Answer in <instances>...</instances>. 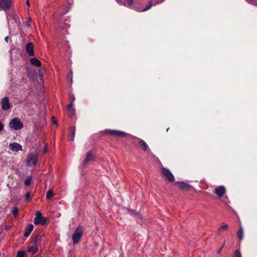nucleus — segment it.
I'll return each mask as SVG.
<instances>
[{"label":"nucleus","mask_w":257,"mask_h":257,"mask_svg":"<svg viewBox=\"0 0 257 257\" xmlns=\"http://www.w3.org/2000/svg\"><path fill=\"white\" fill-rule=\"evenodd\" d=\"M32 20V19L31 18H29V21H28V22L26 23V25L28 26H30V22Z\"/></svg>","instance_id":"nucleus-38"},{"label":"nucleus","mask_w":257,"mask_h":257,"mask_svg":"<svg viewBox=\"0 0 257 257\" xmlns=\"http://www.w3.org/2000/svg\"><path fill=\"white\" fill-rule=\"evenodd\" d=\"M73 103L72 102H70L67 106V110H71V109L72 108H74L73 107Z\"/></svg>","instance_id":"nucleus-32"},{"label":"nucleus","mask_w":257,"mask_h":257,"mask_svg":"<svg viewBox=\"0 0 257 257\" xmlns=\"http://www.w3.org/2000/svg\"><path fill=\"white\" fill-rule=\"evenodd\" d=\"M2 108L4 110H8L11 107V104L8 97H5L1 100Z\"/></svg>","instance_id":"nucleus-8"},{"label":"nucleus","mask_w":257,"mask_h":257,"mask_svg":"<svg viewBox=\"0 0 257 257\" xmlns=\"http://www.w3.org/2000/svg\"><path fill=\"white\" fill-rule=\"evenodd\" d=\"M8 39H9V36H7V37H5V41H6L7 42H8Z\"/></svg>","instance_id":"nucleus-40"},{"label":"nucleus","mask_w":257,"mask_h":257,"mask_svg":"<svg viewBox=\"0 0 257 257\" xmlns=\"http://www.w3.org/2000/svg\"><path fill=\"white\" fill-rule=\"evenodd\" d=\"M237 235L240 240L243 238V231L242 227L240 226L239 229L237 231Z\"/></svg>","instance_id":"nucleus-20"},{"label":"nucleus","mask_w":257,"mask_h":257,"mask_svg":"<svg viewBox=\"0 0 257 257\" xmlns=\"http://www.w3.org/2000/svg\"><path fill=\"white\" fill-rule=\"evenodd\" d=\"M95 156L92 151H89L87 153L85 158L83 161L82 164L83 165H86L89 162L94 161L95 159Z\"/></svg>","instance_id":"nucleus-6"},{"label":"nucleus","mask_w":257,"mask_h":257,"mask_svg":"<svg viewBox=\"0 0 257 257\" xmlns=\"http://www.w3.org/2000/svg\"><path fill=\"white\" fill-rule=\"evenodd\" d=\"M228 228V225H227V224L223 225L219 227V228L218 229V231L220 232L221 231L227 230Z\"/></svg>","instance_id":"nucleus-24"},{"label":"nucleus","mask_w":257,"mask_h":257,"mask_svg":"<svg viewBox=\"0 0 257 257\" xmlns=\"http://www.w3.org/2000/svg\"><path fill=\"white\" fill-rule=\"evenodd\" d=\"M225 191V188L223 186H218L215 189V193L220 198L222 197L224 195Z\"/></svg>","instance_id":"nucleus-9"},{"label":"nucleus","mask_w":257,"mask_h":257,"mask_svg":"<svg viewBox=\"0 0 257 257\" xmlns=\"http://www.w3.org/2000/svg\"><path fill=\"white\" fill-rule=\"evenodd\" d=\"M4 125L2 122L0 121V132L4 130Z\"/></svg>","instance_id":"nucleus-37"},{"label":"nucleus","mask_w":257,"mask_h":257,"mask_svg":"<svg viewBox=\"0 0 257 257\" xmlns=\"http://www.w3.org/2000/svg\"><path fill=\"white\" fill-rule=\"evenodd\" d=\"M18 208L17 207H15L13 210V213L15 216H16L18 215Z\"/></svg>","instance_id":"nucleus-28"},{"label":"nucleus","mask_w":257,"mask_h":257,"mask_svg":"<svg viewBox=\"0 0 257 257\" xmlns=\"http://www.w3.org/2000/svg\"><path fill=\"white\" fill-rule=\"evenodd\" d=\"M75 128L74 126H72L70 127V137L69 139L70 141H73L74 139V136H75Z\"/></svg>","instance_id":"nucleus-19"},{"label":"nucleus","mask_w":257,"mask_h":257,"mask_svg":"<svg viewBox=\"0 0 257 257\" xmlns=\"http://www.w3.org/2000/svg\"><path fill=\"white\" fill-rule=\"evenodd\" d=\"M83 232L82 227L78 226L75 229L73 235H72V240L73 243H78L80 240Z\"/></svg>","instance_id":"nucleus-4"},{"label":"nucleus","mask_w":257,"mask_h":257,"mask_svg":"<svg viewBox=\"0 0 257 257\" xmlns=\"http://www.w3.org/2000/svg\"><path fill=\"white\" fill-rule=\"evenodd\" d=\"M176 184L178 185L179 188L185 191L189 190L191 187V185L184 182H178L176 183Z\"/></svg>","instance_id":"nucleus-12"},{"label":"nucleus","mask_w":257,"mask_h":257,"mask_svg":"<svg viewBox=\"0 0 257 257\" xmlns=\"http://www.w3.org/2000/svg\"><path fill=\"white\" fill-rule=\"evenodd\" d=\"M41 235L40 234H38L36 235L34 238L32 239L31 243L32 245L34 246H38L37 244L38 242L40 241L41 238Z\"/></svg>","instance_id":"nucleus-16"},{"label":"nucleus","mask_w":257,"mask_h":257,"mask_svg":"<svg viewBox=\"0 0 257 257\" xmlns=\"http://www.w3.org/2000/svg\"><path fill=\"white\" fill-rule=\"evenodd\" d=\"M38 251V246L32 245L31 246L29 247L28 249V251L31 252L33 254L36 253Z\"/></svg>","instance_id":"nucleus-18"},{"label":"nucleus","mask_w":257,"mask_h":257,"mask_svg":"<svg viewBox=\"0 0 257 257\" xmlns=\"http://www.w3.org/2000/svg\"><path fill=\"white\" fill-rule=\"evenodd\" d=\"M68 114L70 116L74 115L75 114V109L72 108L71 110H68Z\"/></svg>","instance_id":"nucleus-27"},{"label":"nucleus","mask_w":257,"mask_h":257,"mask_svg":"<svg viewBox=\"0 0 257 257\" xmlns=\"http://www.w3.org/2000/svg\"><path fill=\"white\" fill-rule=\"evenodd\" d=\"M161 172L162 176L169 182H172L174 181V176L168 169L162 166L161 168Z\"/></svg>","instance_id":"nucleus-1"},{"label":"nucleus","mask_w":257,"mask_h":257,"mask_svg":"<svg viewBox=\"0 0 257 257\" xmlns=\"http://www.w3.org/2000/svg\"><path fill=\"white\" fill-rule=\"evenodd\" d=\"M31 64L37 67H40L41 65V62L36 58H32L30 59Z\"/></svg>","instance_id":"nucleus-14"},{"label":"nucleus","mask_w":257,"mask_h":257,"mask_svg":"<svg viewBox=\"0 0 257 257\" xmlns=\"http://www.w3.org/2000/svg\"><path fill=\"white\" fill-rule=\"evenodd\" d=\"M52 121L53 122L54 124H57L56 119L54 116H53L51 118Z\"/></svg>","instance_id":"nucleus-35"},{"label":"nucleus","mask_w":257,"mask_h":257,"mask_svg":"<svg viewBox=\"0 0 257 257\" xmlns=\"http://www.w3.org/2000/svg\"><path fill=\"white\" fill-rule=\"evenodd\" d=\"M26 4H27V6L28 7H30V2H29V1H27L26 2Z\"/></svg>","instance_id":"nucleus-39"},{"label":"nucleus","mask_w":257,"mask_h":257,"mask_svg":"<svg viewBox=\"0 0 257 257\" xmlns=\"http://www.w3.org/2000/svg\"><path fill=\"white\" fill-rule=\"evenodd\" d=\"M126 2L130 6L133 5L134 4L133 0H126Z\"/></svg>","instance_id":"nucleus-34"},{"label":"nucleus","mask_w":257,"mask_h":257,"mask_svg":"<svg viewBox=\"0 0 257 257\" xmlns=\"http://www.w3.org/2000/svg\"><path fill=\"white\" fill-rule=\"evenodd\" d=\"M106 135H110L113 137H125L130 136L129 134L120 131L105 130L103 133Z\"/></svg>","instance_id":"nucleus-3"},{"label":"nucleus","mask_w":257,"mask_h":257,"mask_svg":"<svg viewBox=\"0 0 257 257\" xmlns=\"http://www.w3.org/2000/svg\"><path fill=\"white\" fill-rule=\"evenodd\" d=\"M234 257H241L240 251L238 249H236L234 252Z\"/></svg>","instance_id":"nucleus-26"},{"label":"nucleus","mask_w":257,"mask_h":257,"mask_svg":"<svg viewBox=\"0 0 257 257\" xmlns=\"http://www.w3.org/2000/svg\"><path fill=\"white\" fill-rule=\"evenodd\" d=\"M128 211L130 212L131 213L134 214L135 215L138 216L139 217H141V215L138 212H136L135 211L130 209H128Z\"/></svg>","instance_id":"nucleus-29"},{"label":"nucleus","mask_w":257,"mask_h":257,"mask_svg":"<svg viewBox=\"0 0 257 257\" xmlns=\"http://www.w3.org/2000/svg\"><path fill=\"white\" fill-rule=\"evenodd\" d=\"M153 5V1H149V2H148V5L146 7V8L145 9H144L143 10H142V11H141V12H145V11L148 10L150 9H151V8L152 7V6Z\"/></svg>","instance_id":"nucleus-22"},{"label":"nucleus","mask_w":257,"mask_h":257,"mask_svg":"<svg viewBox=\"0 0 257 257\" xmlns=\"http://www.w3.org/2000/svg\"><path fill=\"white\" fill-rule=\"evenodd\" d=\"M54 196V193L52 190H49L46 194V199L48 200L50 199Z\"/></svg>","instance_id":"nucleus-23"},{"label":"nucleus","mask_w":257,"mask_h":257,"mask_svg":"<svg viewBox=\"0 0 257 257\" xmlns=\"http://www.w3.org/2000/svg\"><path fill=\"white\" fill-rule=\"evenodd\" d=\"M26 52L30 56H34V45L32 42L27 43L26 46Z\"/></svg>","instance_id":"nucleus-10"},{"label":"nucleus","mask_w":257,"mask_h":257,"mask_svg":"<svg viewBox=\"0 0 257 257\" xmlns=\"http://www.w3.org/2000/svg\"><path fill=\"white\" fill-rule=\"evenodd\" d=\"M225 245V241H224L223 243V245L218 250V251H217V253L218 254H221V251L222 249V248H223L224 246Z\"/></svg>","instance_id":"nucleus-31"},{"label":"nucleus","mask_w":257,"mask_h":257,"mask_svg":"<svg viewBox=\"0 0 257 257\" xmlns=\"http://www.w3.org/2000/svg\"><path fill=\"white\" fill-rule=\"evenodd\" d=\"M25 255V251H19L17 254V257H24Z\"/></svg>","instance_id":"nucleus-25"},{"label":"nucleus","mask_w":257,"mask_h":257,"mask_svg":"<svg viewBox=\"0 0 257 257\" xmlns=\"http://www.w3.org/2000/svg\"><path fill=\"white\" fill-rule=\"evenodd\" d=\"M34 226L32 224H29L28 226L26 227L25 232L24 233V236L25 237H28L32 230H33Z\"/></svg>","instance_id":"nucleus-15"},{"label":"nucleus","mask_w":257,"mask_h":257,"mask_svg":"<svg viewBox=\"0 0 257 257\" xmlns=\"http://www.w3.org/2000/svg\"><path fill=\"white\" fill-rule=\"evenodd\" d=\"M70 73L71 74H72V71H71V70H70Z\"/></svg>","instance_id":"nucleus-41"},{"label":"nucleus","mask_w":257,"mask_h":257,"mask_svg":"<svg viewBox=\"0 0 257 257\" xmlns=\"http://www.w3.org/2000/svg\"><path fill=\"white\" fill-rule=\"evenodd\" d=\"M9 148L12 150L15 151L16 152H18L20 150H22V146L18 143H13L10 144L9 145Z\"/></svg>","instance_id":"nucleus-13"},{"label":"nucleus","mask_w":257,"mask_h":257,"mask_svg":"<svg viewBox=\"0 0 257 257\" xmlns=\"http://www.w3.org/2000/svg\"><path fill=\"white\" fill-rule=\"evenodd\" d=\"M47 149H48V148H47V144H46L45 146V147L44 148V150H43V154H44L46 153V152H47Z\"/></svg>","instance_id":"nucleus-36"},{"label":"nucleus","mask_w":257,"mask_h":257,"mask_svg":"<svg viewBox=\"0 0 257 257\" xmlns=\"http://www.w3.org/2000/svg\"><path fill=\"white\" fill-rule=\"evenodd\" d=\"M69 98L70 99V102H72L74 101L75 100V97H74V96L73 95H69Z\"/></svg>","instance_id":"nucleus-33"},{"label":"nucleus","mask_w":257,"mask_h":257,"mask_svg":"<svg viewBox=\"0 0 257 257\" xmlns=\"http://www.w3.org/2000/svg\"><path fill=\"white\" fill-rule=\"evenodd\" d=\"M11 0H0V7L3 9H9L11 7Z\"/></svg>","instance_id":"nucleus-11"},{"label":"nucleus","mask_w":257,"mask_h":257,"mask_svg":"<svg viewBox=\"0 0 257 257\" xmlns=\"http://www.w3.org/2000/svg\"><path fill=\"white\" fill-rule=\"evenodd\" d=\"M32 176H29L28 177L25 181L24 182V185L26 186H29L32 182Z\"/></svg>","instance_id":"nucleus-21"},{"label":"nucleus","mask_w":257,"mask_h":257,"mask_svg":"<svg viewBox=\"0 0 257 257\" xmlns=\"http://www.w3.org/2000/svg\"><path fill=\"white\" fill-rule=\"evenodd\" d=\"M10 127L14 130H20L23 127V123L20 119L15 117L11 120Z\"/></svg>","instance_id":"nucleus-2"},{"label":"nucleus","mask_w":257,"mask_h":257,"mask_svg":"<svg viewBox=\"0 0 257 257\" xmlns=\"http://www.w3.org/2000/svg\"><path fill=\"white\" fill-rule=\"evenodd\" d=\"M137 139L139 141V144L141 147L144 151H146L148 148L147 144L143 140H141L139 138H137Z\"/></svg>","instance_id":"nucleus-17"},{"label":"nucleus","mask_w":257,"mask_h":257,"mask_svg":"<svg viewBox=\"0 0 257 257\" xmlns=\"http://www.w3.org/2000/svg\"><path fill=\"white\" fill-rule=\"evenodd\" d=\"M159 4V3H155V5H157V4Z\"/></svg>","instance_id":"nucleus-42"},{"label":"nucleus","mask_w":257,"mask_h":257,"mask_svg":"<svg viewBox=\"0 0 257 257\" xmlns=\"http://www.w3.org/2000/svg\"><path fill=\"white\" fill-rule=\"evenodd\" d=\"M47 221V218L42 216L41 213L39 211H36V217L34 219V223L35 225L41 224L44 225L46 224Z\"/></svg>","instance_id":"nucleus-5"},{"label":"nucleus","mask_w":257,"mask_h":257,"mask_svg":"<svg viewBox=\"0 0 257 257\" xmlns=\"http://www.w3.org/2000/svg\"><path fill=\"white\" fill-rule=\"evenodd\" d=\"M31 195V191H28L25 195V199L27 200H30V196Z\"/></svg>","instance_id":"nucleus-30"},{"label":"nucleus","mask_w":257,"mask_h":257,"mask_svg":"<svg viewBox=\"0 0 257 257\" xmlns=\"http://www.w3.org/2000/svg\"><path fill=\"white\" fill-rule=\"evenodd\" d=\"M37 155L31 153L29 155L27 163L28 166H33L36 164L37 163Z\"/></svg>","instance_id":"nucleus-7"}]
</instances>
